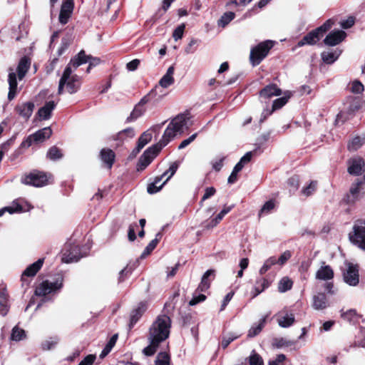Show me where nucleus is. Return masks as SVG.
<instances>
[{"label":"nucleus","mask_w":365,"mask_h":365,"mask_svg":"<svg viewBox=\"0 0 365 365\" xmlns=\"http://www.w3.org/2000/svg\"><path fill=\"white\" fill-rule=\"evenodd\" d=\"M359 275H343L344 281L350 286H356L359 282Z\"/></svg>","instance_id":"6e6d98bb"},{"label":"nucleus","mask_w":365,"mask_h":365,"mask_svg":"<svg viewBox=\"0 0 365 365\" xmlns=\"http://www.w3.org/2000/svg\"><path fill=\"white\" fill-rule=\"evenodd\" d=\"M334 275H317V279L326 281L324 287L329 294H334L335 292L333 290V283L329 282L332 279Z\"/></svg>","instance_id":"c9c22d12"},{"label":"nucleus","mask_w":365,"mask_h":365,"mask_svg":"<svg viewBox=\"0 0 365 365\" xmlns=\"http://www.w3.org/2000/svg\"><path fill=\"white\" fill-rule=\"evenodd\" d=\"M101 158L103 163L106 164L108 168H111L114 160H115V153L114 152L108 148H103L101 151Z\"/></svg>","instance_id":"c85d7f7f"},{"label":"nucleus","mask_w":365,"mask_h":365,"mask_svg":"<svg viewBox=\"0 0 365 365\" xmlns=\"http://www.w3.org/2000/svg\"><path fill=\"white\" fill-rule=\"evenodd\" d=\"M22 210V207L17 203L14 202L11 205L4 207L0 210V217L3 215L5 212H8L10 214L21 212Z\"/></svg>","instance_id":"3c124183"},{"label":"nucleus","mask_w":365,"mask_h":365,"mask_svg":"<svg viewBox=\"0 0 365 365\" xmlns=\"http://www.w3.org/2000/svg\"><path fill=\"white\" fill-rule=\"evenodd\" d=\"M210 275H203L200 283L195 290L204 294L206 293L210 287Z\"/></svg>","instance_id":"a19ab883"},{"label":"nucleus","mask_w":365,"mask_h":365,"mask_svg":"<svg viewBox=\"0 0 365 365\" xmlns=\"http://www.w3.org/2000/svg\"><path fill=\"white\" fill-rule=\"evenodd\" d=\"M330 303L324 293H317L312 297V307L316 310H323L329 307Z\"/></svg>","instance_id":"2eb2a0df"},{"label":"nucleus","mask_w":365,"mask_h":365,"mask_svg":"<svg viewBox=\"0 0 365 365\" xmlns=\"http://www.w3.org/2000/svg\"><path fill=\"white\" fill-rule=\"evenodd\" d=\"M8 82L9 85L8 99L11 101L15 98L17 93L16 73L12 69L9 70Z\"/></svg>","instance_id":"aec40b11"},{"label":"nucleus","mask_w":365,"mask_h":365,"mask_svg":"<svg viewBox=\"0 0 365 365\" xmlns=\"http://www.w3.org/2000/svg\"><path fill=\"white\" fill-rule=\"evenodd\" d=\"M185 25L184 24L178 26L173 31V37L175 41L180 39L182 37Z\"/></svg>","instance_id":"bf43d9fd"},{"label":"nucleus","mask_w":365,"mask_h":365,"mask_svg":"<svg viewBox=\"0 0 365 365\" xmlns=\"http://www.w3.org/2000/svg\"><path fill=\"white\" fill-rule=\"evenodd\" d=\"M30 64L31 61L27 57H23L19 61L16 71L18 73V78L20 81L25 76L30 67Z\"/></svg>","instance_id":"cd10ccee"},{"label":"nucleus","mask_w":365,"mask_h":365,"mask_svg":"<svg viewBox=\"0 0 365 365\" xmlns=\"http://www.w3.org/2000/svg\"><path fill=\"white\" fill-rule=\"evenodd\" d=\"M56 104L54 101L47 102L43 107H41L38 111V115L41 120L49 119L51 115V112L55 108Z\"/></svg>","instance_id":"bb28decb"},{"label":"nucleus","mask_w":365,"mask_h":365,"mask_svg":"<svg viewBox=\"0 0 365 365\" xmlns=\"http://www.w3.org/2000/svg\"><path fill=\"white\" fill-rule=\"evenodd\" d=\"M178 168L177 162L173 163L169 169L165 171L160 176L156 177L154 182L148 186L147 190L150 194L158 192L163 186L174 175Z\"/></svg>","instance_id":"39448f33"},{"label":"nucleus","mask_w":365,"mask_h":365,"mask_svg":"<svg viewBox=\"0 0 365 365\" xmlns=\"http://www.w3.org/2000/svg\"><path fill=\"white\" fill-rule=\"evenodd\" d=\"M317 186V181H312L307 186L302 190V193L305 196H309L316 190Z\"/></svg>","instance_id":"5fc2aeb1"},{"label":"nucleus","mask_w":365,"mask_h":365,"mask_svg":"<svg viewBox=\"0 0 365 365\" xmlns=\"http://www.w3.org/2000/svg\"><path fill=\"white\" fill-rule=\"evenodd\" d=\"M334 21L331 19H328L323 25L318 27L317 29L320 33V34L322 36L324 33L327 31L329 29H331V27L333 26Z\"/></svg>","instance_id":"052dcab7"},{"label":"nucleus","mask_w":365,"mask_h":365,"mask_svg":"<svg viewBox=\"0 0 365 365\" xmlns=\"http://www.w3.org/2000/svg\"><path fill=\"white\" fill-rule=\"evenodd\" d=\"M62 286V282L58 280L54 282H50L48 280H45L39 284L35 289V294L37 296H45L53 291L60 289Z\"/></svg>","instance_id":"9d476101"},{"label":"nucleus","mask_w":365,"mask_h":365,"mask_svg":"<svg viewBox=\"0 0 365 365\" xmlns=\"http://www.w3.org/2000/svg\"><path fill=\"white\" fill-rule=\"evenodd\" d=\"M361 184V181L356 180V182L351 185L349 193L347 195L348 203H354L360 198V186Z\"/></svg>","instance_id":"393cba45"},{"label":"nucleus","mask_w":365,"mask_h":365,"mask_svg":"<svg viewBox=\"0 0 365 365\" xmlns=\"http://www.w3.org/2000/svg\"><path fill=\"white\" fill-rule=\"evenodd\" d=\"M47 158L51 160H56L62 158L63 154L61 150L56 146H53L49 148L47 152Z\"/></svg>","instance_id":"c03bdc74"},{"label":"nucleus","mask_w":365,"mask_h":365,"mask_svg":"<svg viewBox=\"0 0 365 365\" xmlns=\"http://www.w3.org/2000/svg\"><path fill=\"white\" fill-rule=\"evenodd\" d=\"M294 344V341L284 338H276L274 339L273 346L279 349L282 347H288Z\"/></svg>","instance_id":"09e8293b"},{"label":"nucleus","mask_w":365,"mask_h":365,"mask_svg":"<svg viewBox=\"0 0 365 365\" xmlns=\"http://www.w3.org/2000/svg\"><path fill=\"white\" fill-rule=\"evenodd\" d=\"M282 94V91L274 84H269L262 89L259 96L262 98L269 99L273 96H278Z\"/></svg>","instance_id":"4be33fe9"},{"label":"nucleus","mask_w":365,"mask_h":365,"mask_svg":"<svg viewBox=\"0 0 365 365\" xmlns=\"http://www.w3.org/2000/svg\"><path fill=\"white\" fill-rule=\"evenodd\" d=\"M51 134H52V130L51 129V128L46 127L41 130H38L35 133L30 135L28 138V140L29 141L30 143L33 141L36 142V143L43 142L46 139L49 138L50 136L51 135Z\"/></svg>","instance_id":"dca6fc26"},{"label":"nucleus","mask_w":365,"mask_h":365,"mask_svg":"<svg viewBox=\"0 0 365 365\" xmlns=\"http://www.w3.org/2000/svg\"><path fill=\"white\" fill-rule=\"evenodd\" d=\"M364 91V85L358 81H354L351 83V91L354 93H361Z\"/></svg>","instance_id":"e2e57ef3"},{"label":"nucleus","mask_w":365,"mask_h":365,"mask_svg":"<svg viewBox=\"0 0 365 365\" xmlns=\"http://www.w3.org/2000/svg\"><path fill=\"white\" fill-rule=\"evenodd\" d=\"M34 109V104L31 102H26L19 104L16 106L15 110L17 113L26 120H28Z\"/></svg>","instance_id":"a211bd4d"},{"label":"nucleus","mask_w":365,"mask_h":365,"mask_svg":"<svg viewBox=\"0 0 365 365\" xmlns=\"http://www.w3.org/2000/svg\"><path fill=\"white\" fill-rule=\"evenodd\" d=\"M341 317L349 322L356 323L359 322L361 316L357 314L355 309H351L346 312L341 310Z\"/></svg>","instance_id":"7c9ffc66"},{"label":"nucleus","mask_w":365,"mask_h":365,"mask_svg":"<svg viewBox=\"0 0 365 365\" xmlns=\"http://www.w3.org/2000/svg\"><path fill=\"white\" fill-rule=\"evenodd\" d=\"M294 314L287 311H282L278 315L277 322L281 327H289L294 324Z\"/></svg>","instance_id":"6ab92c4d"},{"label":"nucleus","mask_w":365,"mask_h":365,"mask_svg":"<svg viewBox=\"0 0 365 365\" xmlns=\"http://www.w3.org/2000/svg\"><path fill=\"white\" fill-rule=\"evenodd\" d=\"M96 359V356L89 354L86 356L78 365H92Z\"/></svg>","instance_id":"774afa93"},{"label":"nucleus","mask_w":365,"mask_h":365,"mask_svg":"<svg viewBox=\"0 0 365 365\" xmlns=\"http://www.w3.org/2000/svg\"><path fill=\"white\" fill-rule=\"evenodd\" d=\"M292 257V252L289 250L284 251L281 255L277 258L275 257V263L280 267L283 266Z\"/></svg>","instance_id":"8fccbe9b"},{"label":"nucleus","mask_w":365,"mask_h":365,"mask_svg":"<svg viewBox=\"0 0 365 365\" xmlns=\"http://www.w3.org/2000/svg\"><path fill=\"white\" fill-rule=\"evenodd\" d=\"M11 304L9 299V295L4 292H0V316L6 317L9 313Z\"/></svg>","instance_id":"a878e982"},{"label":"nucleus","mask_w":365,"mask_h":365,"mask_svg":"<svg viewBox=\"0 0 365 365\" xmlns=\"http://www.w3.org/2000/svg\"><path fill=\"white\" fill-rule=\"evenodd\" d=\"M192 125L188 114H180L168 124L161 140L155 145L148 148L142 155L138 165V170H143L170 141L178 135H181Z\"/></svg>","instance_id":"f257e3e1"},{"label":"nucleus","mask_w":365,"mask_h":365,"mask_svg":"<svg viewBox=\"0 0 365 365\" xmlns=\"http://www.w3.org/2000/svg\"><path fill=\"white\" fill-rule=\"evenodd\" d=\"M349 237L351 243L365 251V220H357L354 222Z\"/></svg>","instance_id":"423d86ee"},{"label":"nucleus","mask_w":365,"mask_h":365,"mask_svg":"<svg viewBox=\"0 0 365 365\" xmlns=\"http://www.w3.org/2000/svg\"><path fill=\"white\" fill-rule=\"evenodd\" d=\"M170 328V317L165 314L159 315L149 328L148 339H154L161 343L169 337Z\"/></svg>","instance_id":"f03ea898"},{"label":"nucleus","mask_w":365,"mask_h":365,"mask_svg":"<svg viewBox=\"0 0 365 365\" xmlns=\"http://www.w3.org/2000/svg\"><path fill=\"white\" fill-rule=\"evenodd\" d=\"M286 356L283 354H278L276 358L272 360H269L268 365H286L285 364ZM292 365V364H289Z\"/></svg>","instance_id":"4d7b16f0"},{"label":"nucleus","mask_w":365,"mask_h":365,"mask_svg":"<svg viewBox=\"0 0 365 365\" xmlns=\"http://www.w3.org/2000/svg\"><path fill=\"white\" fill-rule=\"evenodd\" d=\"M152 139V134L149 130L144 132L138 140V145L134 152L139 153L145 145H147Z\"/></svg>","instance_id":"2f4dec72"},{"label":"nucleus","mask_w":365,"mask_h":365,"mask_svg":"<svg viewBox=\"0 0 365 365\" xmlns=\"http://www.w3.org/2000/svg\"><path fill=\"white\" fill-rule=\"evenodd\" d=\"M86 255V252H82L78 245L69 244L66 245L62 261L66 263L76 262Z\"/></svg>","instance_id":"6e6552de"},{"label":"nucleus","mask_w":365,"mask_h":365,"mask_svg":"<svg viewBox=\"0 0 365 365\" xmlns=\"http://www.w3.org/2000/svg\"><path fill=\"white\" fill-rule=\"evenodd\" d=\"M148 341L150 344L143 349V353L146 356H152L156 352L160 342L154 339H148Z\"/></svg>","instance_id":"4c0bfd02"},{"label":"nucleus","mask_w":365,"mask_h":365,"mask_svg":"<svg viewBox=\"0 0 365 365\" xmlns=\"http://www.w3.org/2000/svg\"><path fill=\"white\" fill-rule=\"evenodd\" d=\"M44 259H38L34 263L30 264L22 274H36L43 264Z\"/></svg>","instance_id":"f704fd0d"},{"label":"nucleus","mask_w":365,"mask_h":365,"mask_svg":"<svg viewBox=\"0 0 365 365\" xmlns=\"http://www.w3.org/2000/svg\"><path fill=\"white\" fill-rule=\"evenodd\" d=\"M293 282L287 277H284L279 282L278 289L280 292H285L292 287Z\"/></svg>","instance_id":"79ce46f5"},{"label":"nucleus","mask_w":365,"mask_h":365,"mask_svg":"<svg viewBox=\"0 0 365 365\" xmlns=\"http://www.w3.org/2000/svg\"><path fill=\"white\" fill-rule=\"evenodd\" d=\"M207 297L205 294L195 290L192 294V297L189 302V305L195 306L200 302H204L206 299Z\"/></svg>","instance_id":"a18cd8bd"},{"label":"nucleus","mask_w":365,"mask_h":365,"mask_svg":"<svg viewBox=\"0 0 365 365\" xmlns=\"http://www.w3.org/2000/svg\"><path fill=\"white\" fill-rule=\"evenodd\" d=\"M148 307L147 302H140L130 314V328L133 327L145 312Z\"/></svg>","instance_id":"ddd939ff"},{"label":"nucleus","mask_w":365,"mask_h":365,"mask_svg":"<svg viewBox=\"0 0 365 365\" xmlns=\"http://www.w3.org/2000/svg\"><path fill=\"white\" fill-rule=\"evenodd\" d=\"M232 207L233 205L224 207L221 212L215 217V224H219L224 216L230 212Z\"/></svg>","instance_id":"13d9d810"},{"label":"nucleus","mask_w":365,"mask_h":365,"mask_svg":"<svg viewBox=\"0 0 365 365\" xmlns=\"http://www.w3.org/2000/svg\"><path fill=\"white\" fill-rule=\"evenodd\" d=\"M346 36V34L344 31H333L327 36L324 42L327 46H334L344 41Z\"/></svg>","instance_id":"f8f14e48"},{"label":"nucleus","mask_w":365,"mask_h":365,"mask_svg":"<svg viewBox=\"0 0 365 365\" xmlns=\"http://www.w3.org/2000/svg\"><path fill=\"white\" fill-rule=\"evenodd\" d=\"M245 362L247 364L248 362L250 365H264L262 358L255 350L252 351L250 356L245 359Z\"/></svg>","instance_id":"e433bc0d"},{"label":"nucleus","mask_w":365,"mask_h":365,"mask_svg":"<svg viewBox=\"0 0 365 365\" xmlns=\"http://www.w3.org/2000/svg\"><path fill=\"white\" fill-rule=\"evenodd\" d=\"M199 43V40L192 38L190 40L187 46L185 48V52L186 54L193 53L195 51V49L193 48L194 46H196Z\"/></svg>","instance_id":"0e129e2a"},{"label":"nucleus","mask_w":365,"mask_h":365,"mask_svg":"<svg viewBox=\"0 0 365 365\" xmlns=\"http://www.w3.org/2000/svg\"><path fill=\"white\" fill-rule=\"evenodd\" d=\"M275 257H270L268 258L264 262L262 267L260 268L259 272L260 274H263L267 272L270 269V268L274 266L277 265L275 263Z\"/></svg>","instance_id":"603ef678"},{"label":"nucleus","mask_w":365,"mask_h":365,"mask_svg":"<svg viewBox=\"0 0 365 365\" xmlns=\"http://www.w3.org/2000/svg\"><path fill=\"white\" fill-rule=\"evenodd\" d=\"M349 164L348 172L351 175H359L365 170V163L361 158L350 160Z\"/></svg>","instance_id":"4468645a"},{"label":"nucleus","mask_w":365,"mask_h":365,"mask_svg":"<svg viewBox=\"0 0 365 365\" xmlns=\"http://www.w3.org/2000/svg\"><path fill=\"white\" fill-rule=\"evenodd\" d=\"M273 46L272 41H265L252 48L250 51V60L253 66L259 65L267 56Z\"/></svg>","instance_id":"0eeeda50"},{"label":"nucleus","mask_w":365,"mask_h":365,"mask_svg":"<svg viewBox=\"0 0 365 365\" xmlns=\"http://www.w3.org/2000/svg\"><path fill=\"white\" fill-rule=\"evenodd\" d=\"M21 182L34 187H42L48 183V178L41 172L34 171L23 177Z\"/></svg>","instance_id":"1a4fd4ad"},{"label":"nucleus","mask_w":365,"mask_h":365,"mask_svg":"<svg viewBox=\"0 0 365 365\" xmlns=\"http://www.w3.org/2000/svg\"><path fill=\"white\" fill-rule=\"evenodd\" d=\"M240 335L236 334L235 333H229L227 334H225L222 337L221 346L222 349H226L229 344L240 337Z\"/></svg>","instance_id":"37998d69"},{"label":"nucleus","mask_w":365,"mask_h":365,"mask_svg":"<svg viewBox=\"0 0 365 365\" xmlns=\"http://www.w3.org/2000/svg\"><path fill=\"white\" fill-rule=\"evenodd\" d=\"M291 96L292 93L290 91H286L283 97L274 100L272 104V110L271 111H264V118H265L267 115H270L274 110L279 109L282 107H283L287 103L288 100L291 98Z\"/></svg>","instance_id":"5701e85b"},{"label":"nucleus","mask_w":365,"mask_h":365,"mask_svg":"<svg viewBox=\"0 0 365 365\" xmlns=\"http://www.w3.org/2000/svg\"><path fill=\"white\" fill-rule=\"evenodd\" d=\"M155 365H170V356L166 352H160L155 361Z\"/></svg>","instance_id":"de8ad7c7"},{"label":"nucleus","mask_w":365,"mask_h":365,"mask_svg":"<svg viewBox=\"0 0 365 365\" xmlns=\"http://www.w3.org/2000/svg\"><path fill=\"white\" fill-rule=\"evenodd\" d=\"M275 207L274 201L271 200L264 203L260 210V213H268L272 210Z\"/></svg>","instance_id":"680f3d73"},{"label":"nucleus","mask_w":365,"mask_h":365,"mask_svg":"<svg viewBox=\"0 0 365 365\" xmlns=\"http://www.w3.org/2000/svg\"><path fill=\"white\" fill-rule=\"evenodd\" d=\"M234 292L231 291L225 297L220 307V312L223 311L234 296Z\"/></svg>","instance_id":"338daca9"},{"label":"nucleus","mask_w":365,"mask_h":365,"mask_svg":"<svg viewBox=\"0 0 365 365\" xmlns=\"http://www.w3.org/2000/svg\"><path fill=\"white\" fill-rule=\"evenodd\" d=\"M341 51L339 49H335L331 51H324L322 53V58L327 64L333 63L337 60Z\"/></svg>","instance_id":"c756f323"},{"label":"nucleus","mask_w":365,"mask_h":365,"mask_svg":"<svg viewBox=\"0 0 365 365\" xmlns=\"http://www.w3.org/2000/svg\"><path fill=\"white\" fill-rule=\"evenodd\" d=\"M74 7L73 0H65L61 7L59 14V21L62 24H66L73 12Z\"/></svg>","instance_id":"9b49d317"},{"label":"nucleus","mask_w":365,"mask_h":365,"mask_svg":"<svg viewBox=\"0 0 365 365\" xmlns=\"http://www.w3.org/2000/svg\"><path fill=\"white\" fill-rule=\"evenodd\" d=\"M197 134L194 133L188 138L183 140L178 146V149L181 150L186 148L188 145H190L197 137Z\"/></svg>","instance_id":"69168bd1"},{"label":"nucleus","mask_w":365,"mask_h":365,"mask_svg":"<svg viewBox=\"0 0 365 365\" xmlns=\"http://www.w3.org/2000/svg\"><path fill=\"white\" fill-rule=\"evenodd\" d=\"M321 36L322 35L316 29L304 36V38L298 42L297 46L301 47L306 44L313 45L319 40Z\"/></svg>","instance_id":"412c9836"},{"label":"nucleus","mask_w":365,"mask_h":365,"mask_svg":"<svg viewBox=\"0 0 365 365\" xmlns=\"http://www.w3.org/2000/svg\"><path fill=\"white\" fill-rule=\"evenodd\" d=\"M174 71L175 68L173 66H171L168 68L166 73L159 81L158 86H156L155 87L158 88V91L160 90V88H166L174 83Z\"/></svg>","instance_id":"f3484780"},{"label":"nucleus","mask_w":365,"mask_h":365,"mask_svg":"<svg viewBox=\"0 0 365 365\" xmlns=\"http://www.w3.org/2000/svg\"><path fill=\"white\" fill-rule=\"evenodd\" d=\"M269 282L264 277H260L257 280L256 284L254 287L255 293L253 297H255L261 292H262L266 288L269 287Z\"/></svg>","instance_id":"473e14b6"},{"label":"nucleus","mask_w":365,"mask_h":365,"mask_svg":"<svg viewBox=\"0 0 365 365\" xmlns=\"http://www.w3.org/2000/svg\"><path fill=\"white\" fill-rule=\"evenodd\" d=\"M160 234L158 233L156 235V237H158V236H160ZM159 242V240L158 238H155L154 240H153L148 245L147 247L145 248L142 255L143 256H145V255H148L157 246L158 243Z\"/></svg>","instance_id":"864d4df0"},{"label":"nucleus","mask_w":365,"mask_h":365,"mask_svg":"<svg viewBox=\"0 0 365 365\" xmlns=\"http://www.w3.org/2000/svg\"><path fill=\"white\" fill-rule=\"evenodd\" d=\"M158 87L155 88L147 96H145L143 98H141L139 103L133 108L130 116L128 117L127 121L130 122L142 116L146 110L145 105L147 103H148L150 100L153 99L154 102H157L162 99L165 94L160 95L157 98L156 96L158 94Z\"/></svg>","instance_id":"20e7f679"},{"label":"nucleus","mask_w":365,"mask_h":365,"mask_svg":"<svg viewBox=\"0 0 365 365\" xmlns=\"http://www.w3.org/2000/svg\"><path fill=\"white\" fill-rule=\"evenodd\" d=\"M235 13L232 11L225 13L219 19L218 26L225 27L235 18Z\"/></svg>","instance_id":"49530a36"},{"label":"nucleus","mask_w":365,"mask_h":365,"mask_svg":"<svg viewBox=\"0 0 365 365\" xmlns=\"http://www.w3.org/2000/svg\"><path fill=\"white\" fill-rule=\"evenodd\" d=\"M26 338V332L24 329L15 326L11 331V339L19 341Z\"/></svg>","instance_id":"58836bf2"},{"label":"nucleus","mask_w":365,"mask_h":365,"mask_svg":"<svg viewBox=\"0 0 365 365\" xmlns=\"http://www.w3.org/2000/svg\"><path fill=\"white\" fill-rule=\"evenodd\" d=\"M73 70L70 67H66L59 81L58 93H63L64 87L67 92L71 94L76 93L81 86L80 77L76 74H73Z\"/></svg>","instance_id":"7ed1b4c3"},{"label":"nucleus","mask_w":365,"mask_h":365,"mask_svg":"<svg viewBox=\"0 0 365 365\" xmlns=\"http://www.w3.org/2000/svg\"><path fill=\"white\" fill-rule=\"evenodd\" d=\"M89 56H86L83 51H81L78 55L71 60L66 67H70L73 71L81 65L88 62Z\"/></svg>","instance_id":"b1692460"},{"label":"nucleus","mask_w":365,"mask_h":365,"mask_svg":"<svg viewBox=\"0 0 365 365\" xmlns=\"http://www.w3.org/2000/svg\"><path fill=\"white\" fill-rule=\"evenodd\" d=\"M265 322L266 318L264 317L259 321V324L253 325L248 331L247 336L252 338L258 335L264 327Z\"/></svg>","instance_id":"72a5a7b5"},{"label":"nucleus","mask_w":365,"mask_h":365,"mask_svg":"<svg viewBox=\"0 0 365 365\" xmlns=\"http://www.w3.org/2000/svg\"><path fill=\"white\" fill-rule=\"evenodd\" d=\"M365 143V138L355 137L348 144V149L354 151L359 149Z\"/></svg>","instance_id":"ea45409f"}]
</instances>
